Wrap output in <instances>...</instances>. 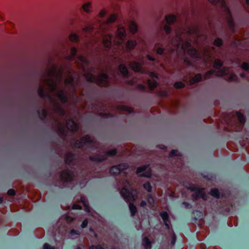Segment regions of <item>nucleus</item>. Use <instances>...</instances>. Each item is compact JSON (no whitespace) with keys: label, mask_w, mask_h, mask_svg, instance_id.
<instances>
[{"label":"nucleus","mask_w":249,"mask_h":249,"mask_svg":"<svg viewBox=\"0 0 249 249\" xmlns=\"http://www.w3.org/2000/svg\"><path fill=\"white\" fill-rule=\"evenodd\" d=\"M76 62L81 64V68L84 71L88 65L89 62L87 59L83 56H79L77 58Z\"/></svg>","instance_id":"obj_15"},{"label":"nucleus","mask_w":249,"mask_h":249,"mask_svg":"<svg viewBox=\"0 0 249 249\" xmlns=\"http://www.w3.org/2000/svg\"><path fill=\"white\" fill-rule=\"evenodd\" d=\"M241 67L243 69L245 70V71H249V64L247 63H244L242 66Z\"/></svg>","instance_id":"obj_40"},{"label":"nucleus","mask_w":249,"mask_h":249,"mask_svg":"<svg viewBox=\"0 0 249 249\" xmlns=\"http://www.w3.org/2000/svg\"><path fill=\"white\" fill-rule=\"evenodd\" d=\"M112 36L109 34L105 35L103 37V43L106 48H109L112 45Z\"/></svg>","instance_id":"obj_16"},{"label":"nucleus","mask_w":249,"mask_h":249,"mask_svg":"<svg viewBox=\"0 0 249 249\" xmlns=\"http://www.w3.org/2000/svg\"><path fill=\"white\" fill-rule=\"evenodd\" d=\"M81 202L83 204L85 210L88 212L90 211L89 207L88 205V203L86 199V198L84 196L81 197Z\"/></svg>","instance_id":"obj_28"},{"label":"nucleus","mask_w":249,"mask_h":249,"mask_svg":"<svg viewBox=\"0 0 249 249\" xmlns=\"http://www.w3.org/2000/svg\"><path fill=\"white\" fill-rule=\"evenodd\" d=\"M215 75L218 76H225V78L229 81H236L237 77L231 72H230L229 69L223 68L220 71H216L215 70H212L207 72L204 78L207 79L209 77V75Z\"/></svg>","instance_id":"obj_5"},{"label":"nucleus","mask_w":249,"mask_h":249,"mask_svg":"<svg viewBox=\"0 0 249 249\" xmlns=\"http://www.w3.org/2000/svg\"><path fill=\"white\" fill-rule=\"evenodd\" d=\"M70 40L72 42H76L78 40V36L75 33H72L70 36Z\"/></svg>","instance_id":"obj_34"},{"label":"nucleus","mask_w":249,"mask_h":249,"mask_svg":"<svg viewBox=\"0 0 249 249\" xmlns=\"http://www.w3.org/2000/svg\"><path fill=\"white\" fill-rule=\"evenodd\" d=\"M233 116L234 118H236L238 119L239 123H240V124L241 125H242L245 123V117L240 113L236 112L234 115H233Z\"/></svg>","instance_id":"obj_22"},{"label":"nucleus","mask_w":249,"mask_h":249,"mask_svg":"<svg viewBox=\"0 0 249 249\" xmlns=\"http://www.w3.org/2000/svg\"><path fill=\"white\" fill-rule=\"evenodd\" d=\"M143 187L148 192H150L151 191V186L149 182H146L144 183L143 184Z\"/></svg>","instance_id":"obj_36"},{"label":"nucleus","mask_w":249,"mask_h":249,"mask_svg":"<svg viewBox=\"0 0 249 249\" xmlns=\"http://www.w3.org/2000/svg\"><path fill=\"white\" fill-rule=\"evenodd\" d=\"M66 220L68 223H70L73 220V218L69 215L66 216Z\"/></svg>","instance_id":"obj_44"},{"label":"nucleus","mask_w":249,"mask_h":249,"mask_svg":"<svg viewBox=\"0 0 249 249\" xmlns=\"http://www.w3.org/2000/svg\"><path fill=\"white\" fill-rule=\"evenodd\" d=\"M88 222L87 219L85 220L81 224V227L84 228L87 227Z\"/></svg>","instance_id":"obj_48"},{"label":"nucleus","mask_w":249,"mask_h":249,"mask_svg":"<svg viewBox=\"0 0 249 249\" xmlns=\"http://www.w3.org/2000/svg\"><path fill=\"white\" fill-rule=\"evenodd\" d=\"M92 28H93V27L91 26H89V27H85L83 29V32H87L89 31H90Z\"/></svg>","instance_id":"obj_49"},{"label":"nucleus","mask_w":249,"mask_h":249,"mask_svg":"<svg viewBox=\"0 0 249 249\" xmlns=\"http://www.w3.org/2000/svg\"><path fill=\"white\" fill-rule=\"evenodd\" d=\"M128 26L130 33L135 34L137 32L138 30V26L135 22L134 21H130L128 24Z\"/></svg>","instance_id":"obj_20"},{"label":"nucleus","mask_w":249,"mask_h":249,"mask_svg":"<svg viewBox=\"0 0 249 249\" xmlns=\"http://www.w3.org/2000/svg\"><path fill=\"white\" fill-rule=\"evenodd\" d=\"M163 50L162 49L159 48V49H158L157 52V53L160 54H162V53H163Z\"/></svg>","instance_id":"obj_53"},{"label":"nucleus","mask_w":249,"mask_h":249,"mask_svg":"<svg viewBox=\"0 0 249 249\" xmlns=\"http://www.w3.org/2000/svg\"><path fill=\"white\" fill-rule=\"evenodd\" d=\"M106 158L105 157H98L97 158H95L94 160L98 161H101L103 160H104Z\"/></svg>","instance_id":"obj_47"},{"label":"nucleus","mask_w":249,"mask_h":249,"mask_svg":"<svg viewBox=\"0 0 249 249\" xmlns=\"http://www.w3.org/2000/svg\"><path fill=\"white\" fill-rule=\"evenodd\" d=\"M142 245L143 246L145 249H150L151 242L147 237H143L142 239Z\"/></svg>","instance_id":"obj_24"},{"label":"nucleus","mask_w":249,"mask_h":249,"mask_svg":"<svg viewBox=\"0 0 249 249\" xmlns=\"http://www.w3.org/2000/svg\"><path fill=\"white\" fill-rule=\"evenodd\" d=\"M119 108V109L123 110L129 113L132 112L133 110L132 108L124 106H120Z\"/></svg>","instance_id":"obj_35"},{"label":"nucleus","mask_w":249,"mask_h":249,"mask_svg":"<svg viewBox=\"0 0 249 249\" xmlns=\"http://www.w3.org/2000/svg\"><path fill=\"white\" fill-rule=\"evenodd\" d=\"M69 74L67 73L64 70L57 66H53L47 72V78L42 83L38 89V95L41 97L49 96L50 92L54 93L55 96L62 103L67 102L68 97L62 90V84L64 81V85L70 89L71 91L74 90L73 84L72 74L73 71L67 70Z\"/></svg>","instance_id":"obj_1"},{"label":"nucleus","mask_w":249,"mask_h":249,"mask_svg":"<svg viewBox=\"0 0 249 249\" xmlns=\"http://www.w3.org/2000/svg\"><path fill=\"white\" fill-rule=\"evenodd\" d=\"M130 68L135 71H141L143 72L142 68V64L136 62H132L130 64Z\"/></svg>","instance_id":"obj_19"},{"label":"nucleus","mask_w":249,"mask_h":249,"mask_svg":"<svg viewBox=\"0 0 249 249\" xmlns=\"http://www.w3.org/2000/svg\"><path fill=\"white\" fill-rule=\"evenodd\" d=\"M211 195L215 197H218L219 196V193L217 189H213L211 191Z\"/></svg>","instance_id":"obj_33"},{"label":"nucleus","mask_w":249,"mask_h":249,"mask_svg":"<svg viewBox=\"0 0 249 249\" xmlns=\"http://www.w3.org/2000/svg\"><path fill=\"white\" fill-rule=\"evenodd\" d=\"M202 79V76L201 74H198L195 75V76L191 79L190 83L191 84H194L196 82H198L200 81Z\"/></svg>","instance_id":"obj_29"},{"label":"nucleus","mask_w":249,"mask_h":249,"mask_svg":"<svg viewBox=\"0 0 249 249\" xmlns=\"http://www.w3.org/2000/svg\"><path fill=\"white\" fill-rule=\"evenodd\" d=\"M121 195L126 201L130 202L129 208L132 215H134L137 212L136 207L131 203L136 200L138 196V193L136 190L133 189L127 180L124 182L123 188L120 191Z\"/></svg>","instance_id":"obj_3"},{"label":"nucleus","mask_w":249,"mask_h":249,"mask_svg":"<svg viewBox=\"0 0 249 249\" xmlns=\"http://www.w3.org/2000/svg\"><path fill=\"white\" fill-rule=\"evenodd\" d=\"M93 139L91 137L87 135L84 137H83L81 139V144L80 145L78 146L79 147H82L84 144H86L88 143H91L93 142Z\"/></svg>","instance_id":"obj_18"},{"label":"nucleus","mask_w":249,"mask_h":249,"mask_svg":"<svg viewBox=\"0 0 249 249\" xmlns=\"http://www.w3.org/2000/svg\"><path fill=\"white\" fill-rule=\"evenodd\" d=\"M184 84L182 82H178L175 83L174 87L176 89H179L183 88Z\"/></svg>","instance_id":"obj_37"},{"label":"nucleus","mask_w":249,"mask_h":249,"mask_svg":"<svg viewBox=\"0 0 249 249\" xmlns=\"http://www.w3.org/2000/svg\"><path fill=\"white\" fill-rule=\"evenodd\" d=\"M223 65V62L219 59H215L213 64V67L215 69H220Z\"/></svg>","instance_id":"obj_31"},{"label":"nucleus","mask_w":249,"mask_h":249,"mask_svg":"<svg viewBox=\"0 0 249 249\" xmlns=\"http://www.w3.org/2000/svg\"><path fill=\"white\" fill-rule=\"evenodd\" d=\"M107 13V12L105 10H102L100 11L99 14V16L101 18L104 17Z\"/></svg>","instance_id":"obj_43"},{"label":"nucleus","mask_w":249,"mask_h":249,"mask_svg":"<svg viewBox=\"0 0 249 249\" xmlns=\"http://www.w3.org/2000/svg\"><path fill=\"white\" fill-rule=\"evenodd\" d=\"M192 191H194L195 193L193 194V197L197 199L198 198H202L204 200H206L207 196L204 192V189H200L198 188L191 187L189 188Z\"/></svg>","instance_id":"obj_8"},{"label":"nucleus","mask_w":249,"mask_h":249,"mask_svg":"<svg viewBox=\"0 0 249 249\" xmlns=\"http://www.w3.org/2000/svg\"><path fill=\"white\" fill-rule=\"evenodd\" d=\"M173 156H180L178 150H173L170 154V157H172Z\"/></svg>","instance_id":"obj_39"},{"label":"nucleus","mask_w":249,"mask_h":249,"mask_svg":"<svg viewBox=\"0 0 249 249\" xmlns=\"http://www.w3.org/2000/svg\"><path fill=\"white\" fill-rule=\"evenodd\" d=\"M241 76L242 77H245V75H244V74H243V73L241 74Z\"/></svg>","instance_id":"obj_59"},{"label":"nucleus","mask_w":249,"mask_h":249,"mask_svg":"<svg viewBox=\"0 0 249 249\" xmlns=\"http://www.w3.org/2000/svg\"><path fill=\"white\" fill-rule=\"evenodd\" d=\"M2 201V197H0V203H1Z\"/></svg>","instance_id":"obj_58"},{"label":"nucleus","mask_w":249,"mask_h":249,"mask_svg":"<svg viewBox=\"0 0 249 249\" xmlns=\"http://www.w3.org/2000/svg\"><path fill=\"white\" fill-rule=\"evenodd\" d=\"M61 178L65 182H69L71 181L73 178V175L69 171H63L61 174Z\"/></svg>","instance_id":"obj_14"},{"label":"nucleus","mask_w":249,"mask_h":249,"mask_svg":"<svg viewBox=\"0 0 249 249\" xmlns=\"http://www.w3.org/2000/svg\"><path fill=\"white\" fill-rule=\"evenodd\" d=\"M7 194L9 196H14L15 194V192L14 191V190L13 189H10L9 190H8V192H7Z\"/></svg>","instance_id":"obj_45"},{"label":"nucleus","mask_w":249,"mask_h":249,"mask_svg":"<svg viewBox=\"0 0 249 249\" xmlns=\"http://www.w3.org/2000/svg\"><path fill=\"white\" fill-rule=\"evenodd\" d=\"M70 234L71 236H73L74 234L78 235L79 233L77 231L72 230L71 231Z\"/></svg>","instance_id":"obj_51"},{"label":"nucleus","mask_w":249,"mask_h":249,"mask_svg":"<svg viewBox=\"0 0 249 249\" xmlns=\"http://www.w3.org/2000/svg\"><path fill=\"white\" fill-rule=\"evenodd\" d=\"M127 165L126 164H121L118 166H114L110 169V172L112 175H117L124 169H126Z\"/></svg>","instance_id":"obj_11"},{"label":"nucleus","mask_w":249,"mask_h":249,"mask_svg":"<svg viewBox=\"0 0 249 249\" xmlns=\"http://www.w3.org/2000/svg\"><path fill=\"white\" fill-rule=\"evenodd\" d=\"M128 83H129V84H130V85H133V84H134V82H133V81H129V82H128Z\"/></svg>","instance_id":"obj_56"},{"label":"nucleus","mask_w":249,"mask_h":249,"mask_svg":"<svg viewBox=\"0 0 249 249\" xmlns=\"http://www.w3.org/2000/svg\"><path fill=\"white\" fill-rule=\"evenodd\" d=\"M43 249H55V248L48 244H45L43 246Z\"/></svg>","instance_id":"obj_42"},{"label":"nucleus","mask_w":249,"mask_h":249,"mask_svg":"<svg viewBox=\"0 0 249 249\" xmlns=\"http://www.w3.org/2000/svg\"><path fill=\"white\" fill-rule=\"evenodd\" d=\"M162 219L164 221L165 225L169 228V221L168 220V214L167 212H162L160 214Z\"/></svg>","instance_id":"obj_21"},{"label":"nucleus","mask_w":249,"mask_h":249,"mask_svg":"<svg viewBox=\"0 0 249 249\" xmlns=\"http://www.w3.org/2000/svg\"><path fill=\"white\" fill-rule=\"evenodd\" d=\"M55 111L58 113L62 117H63L65 115V111L64 109L61 107H57L56 106L55 107Z\"/></svg>","instance_id":"obj_30"},{"label":"nucleus","mask_w":249,"mask_h":249,"mask_svg":"<svg viewBox=\"0 0 249 249\" xmlns=\"http://www.w3.org/2000/svg\"><path fill=\"white\" fill-rule=\"evenodd\" d=\"M165 19L167 24L164 26V29L167 33H169L171 30L169 25L171 24L175 21L176 18L174 15H169L166 16Z\"/></svg>","instance_id":"obj_12"},{"label":"nucleus","mask_w":249,"mask_h":249,"mask_svg":"<svg viewBox=\"0 0 249 249\" xmlns=\"http://www.w3.org/2000/svg\"><path fill=\"white\" fill-rule=\"evenodd\" d=\"M194 30L192 28H188L187 30H183V31H178L176 33V37L172 40V44L177 46V49L180 48L184 53H186L191 57L194 58H203L205 61H208L212 56V53L209 50L207 49L204 51L203 53L200 54L196 49L191 45L190 43L186 41L184 42L182 39V36L185 34H193Z\"/></svg>","instance_id":"obj_2"},{"label":"nucleus","mask_w":249,"mask_h":249,"mask_svg":"<svg viewBox=\"0 0 249 249\" xmlns=\"http://www.w3.org/2000/svg\"><path fill=\"white\" fill-rule=\"evenodd\" d=\"M66 127L71 131H76L78 128V125L72 120H68L65 124Z\"/></svg>","instance_id":"obj_17"},{"label":"nucleus","mask_w":249,"mask_h":249,"mask_svg":"<svg viewBox=\"0 0 249 249\" xmlns=\"http://www.w3.org/2000/svg\"><path fill=\"white\" fill-rule=\"evenodd\" d=\"M89 249H104L100 246H92L90 247Z\"/></svg>","instance_id":"obj_46"},{"label":"nucleus","mask_w":249,"mask_h":249,"mask_svg":"<svg viewBox=\"0 0 249 249\" xmlns=\"http://www.w3.org/2000/svg\"><path fill=\"white\" fill-rule=\"evenodd\" d=\"M42 113H43V116L45 117L46 115V111L45 110H43Z\"/></svg>","instance_id":"obj_55"},{"label":"nucleus","mask_w":249,"mask_h":249,"mask_svg":"<svg viewBox=\"0 0 249 249\" xmlns=\"http://www.w3.org/2000/svg\"><path fill=\"white\" fill-rule=\"evenodd\" d=\"M246 3L248 5H249V0H246Z\"/></svg>","instance_id":"obj_57"},{"label":"nucleus","mask_w":249,"mask_h":249,"mask_svg":"<svg viewBox=\"0 0 249 249\" xmlns=\"http://www.w3.org/2000/svg\"><path fill=\"white\" fill-rule=\"evenodd\" d=\"M120 71L124 75L127 76L128 74V71L125 66L124 64H121L119 67Z\"/></svg>","instance_id":"obj_27"},{"label":"nucleus","mask_w":249,"mask_h":249,"mask_svg":"<svg viewBox=\"0 0 249 249\" xmlns=\"http://www.w3.org/2000/svg\"><path fill=\"white\" fill-rule=\"evenodd\" d=\"M147 203L148 207H151L153 206L154 200L151 195H147Z\"/></svg>","instance_id":"obj_32"},{"label":"nucleus","mask_w":249,"mask_h":249,"mask_svg":"<svg viewBox=\"0 0 249 249\" xmlns=\"http://www.w3.org/2000/svg\"><path fill=\"white\" fill-rule=\"evenodd\" d=\"M116 154V150L115 149H113L111 150L108 151L107 153V155L108 156H114Z\"/></svg>","instance_id":"obj_41"},{"label":"nucleus","mask_w":249,"mask_h":249,"mask_svg":"<svg viewBox=\"0 0 249 249\" xmlns=\"http://www.w3.org/2000/svg\"><path fill=\"white\" fill-rule=\"evenodd\" d=\"M148 74L151 77V79L148 80V84L150 89H153L157 86V82L153 79L154 78H157V74L154 72H148Z\"/></svg>","instance_id":"obj_13"},{"label":"nucleus","mask_w":249,"mask_h":249,"mask_svg":"<svg viewBox=\"0 0 249 249\" xmlns=\"http://www.w3.org/2000/svg\"><path fill=\"white\" fill-rule=\"evenodd\" d=\"M126 36L125 29L124 27L119 26L116 33V36L113 40V43L115 45L121 47L123 50L129 51L132 49L136 45L134 40H129L124 45L122 43L124 42Z\"/></svg>","instance_id":"obj_4"},{"label":"nucleus","mask_w":249,"mask_h":249,"mask_svg":"<svg viewBox=\"0 0 249 249\" xmlns=\"http://www.w3.org/2000/svg\"><path fill=\"white\" fill-rule=\"evenodd\" d=\"M211 3H214L215 4L220 5L223 10L225 12L226 15V18L228 22V23L230 27V28L232 29V28L233 26V22L232 21V19L231 17V15L230 12L229 11V8L227 7L225 4V0H209Z\"/></svg>","instance_id":"obj_7"},{"label":"nucleus","mask_w":249,"mask_h":249,"mask_svg":"<svg viewBox=\"0 0 249 249\" xmlns=\"http://www.w3.org/2000/svg\"><path fill=\"white\" fill-rule=\"evenodd\" d=\"M77 52V50L75 48H72L71 50V54L70 55L67 57L68 59L69 60H74L76 58V54Z\"/></svg>","instance_id":"obj_25"},{"label":"nucleus","mask_w":249,"mask_h":249,"mask_svg":"<svg viewBox=\"0 0 249 249\" xmlns=\"http://www.w3.org/2000/svg\"><path fill=\"white\" fill-rule=\"evenodd\" d=\"M72 208L73 209H81V207L79 205H77V204H74L73 205Z\"/></svg>","instance_id":"obj_52"},{"label":"nucleus","mask_w":249,"mask_h":249,"mask_svg":"<svg viewBox=\"0 0 249 249\" xmlns=\"http://www.w3.org/2000/svg\"><path fill=\"white\" fill-rule=\"evenodd\" d=\"M141 207H144L146 206H148V203H147L145 201L142 200L140 204Z\"/></svg>","instance_id":"obj_50"},{"label":"nucleus","mask_w":249,"mask_h":249,"mask_svg":"<svg viewBox=\"0 0 249 249\" xmlns=\"http://www.w3.org/2000/svg\"><path fill=\"white\" fill-rule=\"evenodd\" d=\"M118 18V16L116 14H112L107 19V22L100 25V28L101 31L104 32V30H108L110 28L109 23L114 22Z\"/></svg>","instance_id":"obj_9"},{"label":"nucleus","mask_w":249,"mask_h":249,"mask_svg":"<svg viewBox=\"0 0 249 249\" xmlns=\"http://www.w3.org/2000/svg\"><path fill=\"white\" fill-rule=\"evenodd\" d=\"M137 174L141 176L149 178L151 175V171L148 166L143 165L138 168Z\"/></svg>","instance_id":"obj_10"},{"label":"nucleus","mask_w":249,"mask_h":249,"mask_svg":"<svg viewBox=\"0 0 249 249\" xmlns=\"http://www.w3.org/2000/svg\"><path fill=\"white\" fill-rule=\"evenodd\" d=\"M73 155L71 153L67 154L65 159L66 163L70 165L73 160Z\"/></svg>","instance_id":"obj_26"},{"label":"nucleus","mask_w":249,"mask_h":249,"mask_svg":"<svg viewBox=\"0 0 249 249\" xmlns=\"http://www.w3.org/2000/svg\"><path fill=\"white\" fill-rule=\"evenodd\" d=\"M214 44L217 46H220L222 44V40L219 38H216L214 41Z\"/></svg>","instance_id":"obj_38"},{"label":"nucleus","mask_w":249,"mask_h":249,"mask_svg":"<svg viewBox=\"0 0 249 249\" xmlns=\"http://www.w3.org/2000/svg\"><path fill=\"white\" fill-rule=\"evenodd\" d=\"M147 58L149 60H154V59L152 58L149 55H147Z\"/></svg>","instance_id":"obj_54"},{"label":"nucleus","mask_w":249,"mask_h":249,"mask_svg":"<svg viewBox=\"0 0 249 249\" xmlns=\"http://www.w3.org/2000/svg\"><path fill=\"white\" fill-rule=\"evenodd\" d=\"M82 8L85 12L89 13L91 11V3L90 2H87L83 5Z\"/></svg>","instance_id":"obj_23"},{"label":"nucleus","mask_w":249,"mask_h":249,"mask_svg":"<svg viewBox=\"0 0 249 249\" xmlns=\"http://www.w3.org/2000/svg\"><path fill=\"white\" fill-rule=\"evenodd\" d=\"M86 79L88 81L95 82L101 86H107L108 85V77L105 74H100L95 77L91 73H85Z\"/></svg>","instance_id":"obj_6"}]
</instances>
